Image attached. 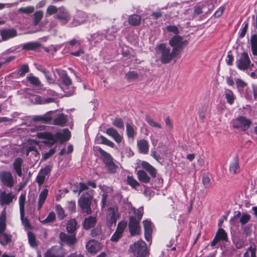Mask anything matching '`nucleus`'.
<instances>
[{
    "label": "nucleus",
    "instance_id": "20e7f679",
    "mask_svg": "<svg viewBox=\"0 0 257 257\" xmlns=\"http://www.w3.org/2000/svg\"><path fill=\"white\" fill-rule=\"evenodd\" d=\"M133 215L130 217L128 228L132 236L136 235L140 233V222L144 214V208L140 207L138 209L135 207L132 208Z\"/></svg>",
    "mask_w": 257,
    "mask_h": 257
},
{
    "label": "nucleus",
    "instance_id": "473e14b6",
    "mask_svg": "<svg viewBox=\"0 0 257 257\" xmlns=\"http://www.w3.org/2000/svg\"><path fill=\"white\" fill-rule=\"evenodd\" d=\"M142 17L137 14H133L129 16L128 22L133 26H138L141 23Z\"/></svg>",
    "mask_w": 257,
    "mask_h": 257
},
{
    "label": "nucleus",
    "instance_id": "13d9d810",
    "mask_svg": "<svg viewBox=\"0 0 257 257\" xmlns=\"http://www.w3.org/2000/svg\"><path fill=\"white\" fill-rule=\"evenodd\" d=\"M215 236L217 237L219 240H225L227 237L225 230L222 228L218 229Z\"/></svg>",
    "mask_w": 257,
    "mask_h": 257
},
{
    "label": "nucleus",
    "instance_id": "3c124183",
    "mask_svg": "<svg viewBox=\"0 0 257 257\" xmlns=\"http://www.w3.org/2000/svg\"><path fill=\"white\" fill-rule=\"evenodd\" d=\"M55 211L57 214L58 217L62 220L65 217V212L63 208L60 204H56L55 206Z\"/></svg>",
    "mask_w": 257,
    "mask_h": 257
},
{
    "label": "nucleus",
    "instance_id": "5701e85b",
    "mask_svg": "<svg viewBox=\"0 0 257 257\" xmlns=\"http://www.w3.org/2000/svg\"><path fill=\"white\" fill-rule=\"evenodd\" d=\"M105 133L111 137L117 144L120 143L122 140V137L112 127L106 128Z\"/></svg>",
    "mask_w": 257,
    "mask_h": 257
},
{
    "label": "nucleus",
    "instance_id": "c03bdc74",
    "mask_svg": "<svg viewBox=\"0 0 257 257\" xmlns=\"http://www.w3.org/2000/svg\"><path fill=\"white\" fill-rule=\"evenodd\" d=\"M126 134L129 138L134 139L137 135L136 131L133 124L127 123L126 125Z\"/></svg>",
    "mask_w": 257,
    "mask_h": 257
},
{
    "label": "nucleus",
    "instance_id": "c85d7f7f",
    "mask_svg": "<svg viewBox=\"0 0 257 257\" xmlns=\"http://www.w3.org/2000/svg\"><path fill=\"white\" fill-rule=\"evenodd\" d=\"M48 195V190L47 189H43L39 194L38 204V210L40 211L43 205L45 202L46 199Z\"/></svg>",
    "mask_w": 257,
    "mask_h": 257
},
{
    "label": "nucleus",
    "instance_id": "864d4df0",
    "mask_svg": "<svg viewBox=\"0 0 257 257\" xmlns=\"http://www.w3.org/2000/svg\"><path fill=\"white\" fill-rule=\"evenodd\" d=\"M98 141L100 142V143L107 145L112 148H114L115 147L114 144L112 141L109 140L103 136H100Z\"/></svg>",
    "mask_w": 257,
    "mask_h": 257
},
{
    "label": "nucleus",
    "instance_id": "a211bd4d",
    "mask_svg": "<svg viewBox=\"0 0 257 257\" xmlns=\"http://www.w3.org/2000/svg\"><path fill=\"white\" fill-rule=\"evenodd\" d=\"M17 35V32L14 28H4L0 31V37L1 42L7 41L14 38Z\"/></svg>",
    "mask_w": 257,
    "mask_h": 257
},
{
    "label": "nucleus",
    "instance_id": "09e8293b",
    "mask_svg": "<svg viewBox=\"0 0 257 257\" xmlns=\"http://www.w3.org/2000/svg\"><path fill=\"white\" fill-rule=\"evenodd\" d=\"M43 17V13L42 11H36L34 14L33 23L34 24V26H36L38 25L39 22L41 20Z\"/></svg>",
    "mask_w": 257,
    "mask_h": 257
},
{
    "label": "nucleus",
    "instance_id": "9b49d317",
    "mask_svg": "<svg viewBox=\"0 0 257 257\" xmlns=\"http://www.w3.org/2000/svg\"><path fill=\"white\" fill-rule=\"evenodd\" d=\"M252 123L251 120L245 116H239L231 121L232 127L241 131L247 130Z\"/></svg>",
    "mask_w": 257,
    "mask_h": 257
},
{
    "label": "nucleus",
    "instance_id": "1a4fd4ad",
    "mask_svg": "<svg viewBox=\"0 0 257 257\" xmlns=\"http://www.w3.org/2000/svg\"><path fill=\"white\" fill-rule=\"evenodd\" d=\"M130 249L137 257H146L148 252L147 244L142 240H138L131 245Z\"/></svg>",
    "mask_w": 257,
    "mask_h": 257
},
{
    "label": "nucleus",
    "instance_id": "72a5a7b5",
    "mask_svg": "<svg viewBox=\"0 0 257 257\" xmlns=\"http://www.w3.org/2000/svg\"><path fill=\"white\" fill-rule=\"evenodd\" d=\"M23 160L21 158H17L13 163L14 169L17 174L21 177L22 175V165Z\"/></svg>",
    "mask_w": 257,
    "mask_h": 257
},
{
    "label": "nucleus",
    "instance_id": "e2e57ef3",
    "mask_svg": "<svg viewBox=\"0 0 257 257\" xmlns=\"http://www.w3.org/2000/svg\"><path fill=\"white\" fill-rule=\"evenodd\" d=\"M43 97L38 95H32L31 98V101L37 104H43Z\"/></svg>",
    "mask_w": 257,
    "mask_h": 257
},
{
    "label": "nucleus",
    "instance_id": "bf43d9fd",
    "mask_svg": "<svg viewBox=\"0 0 257 257\" xmlns=\"http://www.w3.org/2000/svg\"><path fill=\"white\" fill-rule=\"evenodd\" d=\"M29 71V68L27 64L23 65L18 70L17 73L20 76H23Z\"/></svg>",
    "mask_w": 257,
    "mask_h": 257
},
{
    "label": "nucleus",
    "instance_id": "c9c22d12",
    "mask_svg": "<svg viewBox=\"0 0 257 257\" xmlns=\"http://www.w3.org/2000/svg\"><path fill=\"white\" fill-rule=\"evenodd\" d=\"M55 112L54 111H49L42 115H37L35 116V119L42 121L45 122H48L51 120L53 116L52 114Z\"/></svg>",
    "mask_w": 257,
    "mask_h": 257
},
{
    "label": "nucleus",
    "instance_id": "de8ad7c7",
    "mask_svg": "<svg viewBox=\"0 0 257 257\" xmlns=\"http://www.w3.org/2000/svg\"><path fill=\"white\" fill-rule=\"evenodd\" d=\"M56 218V216L55 213L53 211H51L48 214L47 217L45 219L41 220L40 222L43 224L51 223L55 220Z\"/></svg>",
    "mask_w": 257,
    "mask_h": 257
},
{
    "label": "nucleus",
    "instance_id": "aec40b11",
    "mask_svg": "<svg viewBox=\"0 0 257 257\" xmlns=\"http://www.w3.org/2000/svg\"><path fill=\"white\" fill-rule=\"evenodd\" d=\"M0 179L5 186L11 188L14 184L13 176L9 172H4L0 174Z\"/></svg>",
    "mask_w": 257,
    "mask_h": 257
},
{
    "label": "nucleus",
    "instance_id": "6ab92c4d",
    "mask_svg": "<svg viewBox=\"0 0 257 257\" xmlns=\"http://www.w3.org/2000/svg\"><path fill=\"white\" fill-rule=\"evenodd\" d=\"M143 223L144 227L145 239L148 242L151 243L154 225L151 221L149 220H145Z\"/></svg>",
    "mask_w": 257,
    "mask_h": 257
},
{
    "label": "nucleus",
    "instance_id": "a878e982",
    "mask_svg": "<svg viewBox=\"0 0 257 257\" xmlns=\"http://www.w3.org/2000/svg\"><path fill=\"white\" fill-rule=\"evenodd\" d=\"M99 187L101 191H103L101 200V207L103 208L105 205L108 194L112 191V189L111 187L105 185H99Z\"/></svg>",
    "mask_w": 257,
    "mask_h": 257
},
{
    "label": "nucleus",
    "instance_id": "a18cd8bd",
    "mask_svg": "<svg viewBox=\"0 0 257 257\" xmlns=\"http://www.w3.org/2000/svg\"><path fill=\"white\" fill-rule=\"evenodd\" d=\"M27 79L28 81L33 85L36 86L40 85L41 82L38 77L34 76L32 73L28 75Z\"/></svg>",
    "mask_w": 257,
    "mask_h": 257
},
{
    "label": "nucleus",
    "instance_id": "c756f323",
    "mask_svg": "<svg viewBox=\"0 0 257 257\" xmlns=\"http://www.w3.org/2000/svg\"><path fill=\"white\" fill-rule=\"evenodd\" d=\"M43 24L44 25V27L40 28V30L38 31H43V30H48L50 31L51 30H55L57 25L58 22L56 20H52L50 22H48L47 21H44L43 22Z\"/></svg>",
    "mask_w": 257,
    "mask_h": 257
},
{
    "label": "nucleus",
    "instance_id": "6e6552de",
    "mask_svg": "<svg viewBox=\"0 0 257 257\" xmlns=\"http://www.w3.org/2000/svg\"><path fill=\"white\" fill-rule=\"evenodd\" d=\"M98 152L100 154L103 162L109 173H114L116 172L118 168L113 162V158L110 155L104 151L100 147L97 148Z\"/></svg>",
    "mask_w": 257,
    "mask_h": 257
},
{
    "label": "nucleus",
    "instance_id": "bb28decb",
    "mask_svg": "<svg viewBox=\"0 0 257 257\" xmlns=\"http://www.w3.org/2000/svg\"><path fill=\"white\" fill-rule=\"evenodd\" d=\"M229 171L231 174H236L240 172V167L239 165V159L238 157L235 156L229 165Z\"/></svg>",
    "mask_w": 257,
    "mask_h": 257
},
{
    "label": "nucleus",
    "instance_id": "4c0bfd02",
    "mask_svg": "<svg viewBox=\"0 0 257 257\" xmlns=\"http://www.w3.org/2000/svg\"><path fill=\"white\" fill-rule=\"evenodd\" d=\"M96 223L95 218L92 216H89L84 219L83 222V227L85 229H89L93 227Z\"/></svg>",
    "mask_w": 257,
    "mask_h": 257
},
{
    "label": "nucleus",
    "instance_id": "79ce46f5",
    "mask_svg": "<svg viewBox=\"0 0 257 257\" xmlns=\"http://www.w3.org/2000/svg\"><path fill=\"white\" fill-rule=\"evenodd\" d=\"M233 241L236 247L238 249L241 248L247 244L245 237L235 238Z\"/></svg>",
    "mask_w": 257,
    "mask_h": 257
},
{
    "label": "nucleus",
    "instance_id": "f704fd0d",
    "mask_svg": "<svg viewBox=\"0 0 257 257\" xmlns=\"http://www.w3.org/2000/svg\"><path fill=\"white\" fill-rule=\"evenodd\" d=\"M141 165L142 168L145 169L152 177H156L157 173L156 170L149 163L146 161H142L141 163Z\"/></svg>",
    "mask_w": 257,
    "mask_h": 257
},
{
    "label": "nucleus",
    "instance_id": "58836bf2",
    "mask_svg": "<svg viewBox=\"0 0 257 257\" xmlns=\"http://www.w3.org/2000/svg\"><path fill=\"white\" fill-rule=\"evenodd\" d=\"M77 222L74 219H70L67 223L66 229L69 233L75 234V231L77 228Z\"/></svg>",
    "mask_w": 257,
    "mask_h": 257
},
{
    "label": "nucleus",
    "instance_id": "603ef678",
    "mask_svg": "<svg viewBox=\"0 0 257 257\" xmlns=\"http://www.w3.org/2000/svg\"><path fill=\"white\" fill-rule=\"evenodd\" d=\"M235 83L236 87L240 92H243L245 87L247 86V83L240 78L235 80Z\"/></svg>",
    "mask_w": 257,
    "mask_h": 257
},
{
    "label": "nucleus",
    "instance_id": "4be33fe9",
    "mask_svg": "<svg viewBox=\"0 0 257 257\" xmlns=\"http://www.w3.org/2000/svg\"><path fill=\"white\" fill-rule=\"evenodd\" d=\"M59 237L62 242L67 244L69 246L73 245L76 241L75 234L69 235L61 232L59 234Z\"/></svg>",
    "mask_w": 257,
    "mask_h": 257
},
{
    "label": "nucleus",
    "instance_id": "ea45409f",
    "mask_svg": "<svg viewBox=\"0 0 257 257\" xmlns=\"http://www.w3.org/2000/svg\"><path fill=\"white\" fill-rule=\"evenodd\" d=\"M137 175L138 179L140 181L145 183H148L150 182V178L144 171L138 170Z\"/></svg>",
    "mask_w": 257,
    "mask_h": 257
},
{
    "label": "nucleus",
    "instance_id": "5fc2aeb1",
    "mask_svg": "<svg viewBox=\"0 0 257 257\" xmlns=\"http://www.w3.org/2000/svg\"><path fill=\"white\" fill-rule=\"evenodd\" d=\"M167 31L170 33V35H179L178 28L175 25H169L166 27Z\"/></svg>",
    "mask_w": 257,
    "mask_h": 257
},
{
    "label": "nucleus",
    "instance_id": "2f4dec72",
    "mask_svg": "<svg viewBox=\"0 0 257 257\" xmlns=\"http://www.w3.org/2000/svg\"><path fill=\"white\" fill-rule=\"evenodd\" d=\"M137 146L140 153L144 154H146L148 153L149 146L146 140L142 139L139 141Z\"/></svg>",
    "mask_w": 257,
    "mask_h": 257
},
{
    "label": "nucleus",
    "instance_id": "cd10ccee",
    "mask_svg": "<svg viewBox=\"0 0 257 257\" xmlns=\"http://www.w3.org/2000/svg\"><path fill=\"white\" fill-rule=\"evenodd\" d=\"M251 51L253 57L257 59V34L251 35L250 40Z\"/></svg>",
    "mask_w": 257,
    "mask_h": 257
},
{
    "label": "nucleus",
    "instance_id": "393cba45",
    "mask_svg": "<svg viewBox=\"0 0 257 257\" xmlns=\"http://www.w3.org/2000/svg\"><path fill=\"white\" fill-rule=\"evenodd\" d=\"M86 248L88 252L95 253L100 249V244L95 240H90L87 242Z\"/></svg>",
    "mask_w": 257,
    "mask_h": 257
},
{
    "label": "nucleus",
    "instance_id": "0e129e2a",
    "mask_svg": "<svg viewBox=\"0 0 257 257\" xmlns=\"http://www.w3.org/2000/svg\"><path fill=\"white\" fill-rule=\"evenodd\" d=\"M127 183L132 187L135 188L139 185L138 181L135 179L132 176H128L127 177Z\"/></svg>",
    "mask_w": 257,
    "mask_h": 257
},
{
    "label": "nucleus",
    "instance_id": "4468645a",
    "mask_svg": "<svg viewBox=\"0 0 257 257\" xmlns=\"http://www.w3.org/2000/svg\"><path fill=\"white\" fill-rule=\"evenodd\" d=\"M86 38L90 45H93L94 47H99L105 37L104 34L97 32L88 35Z\"/></svg>",
    "mask_w": 257,
    "mask_h": 257
},
{
    "label": "nucleus",
    "instance_id": "8fccbe9b",
    "mask_svg": "<svg viewBox=\"0 0 257 257\" xmlns=\"http://www.w3.org/2000/svg\"><path fill=\"white\" fill-rule=\"evenodd\" d=\"M145 119L148 124L152 127H156L158 128H162L161 124L155 121L154 119H153L150 116L146 115Z\"/></svg>",
    "mask_w": 257,
    "mask_h": 257
},
{
    "label": "nucleus",
    "instance_id": "7c9ffc66",
    "mask_svg": "<svg viewBox=\"0 0 257 257\" xmlns=\"http://www.w3.org/2000/svg\"><path fill=\"white\" fill-rule=\"evenodd\" d=\"M13 199V195L11 193L7 194L5 192L0 195V202L2 205H8Z\"/></svg>",
    "mask_w": 257,
    "mask_h": 257
},
{
    "label": "nucleus",
    "instance_id": "49530a36",
    "mask_svg": "<svg viewBox=\"0 0 257 257\" xmlns=\"http://www.w3.org/2000/svg\"><path fill=\"white\" fill-rule=\"evenodd\" d=\"M12 240V236L6 233L2 232L0 234V243L3 245H6L10 242Z\"/></svg>",
    "mask_w": 257,
    "mask_h": 257
},
{
    "label": "nucleus",
    "instance_id": "f257e3e1",
    "mask_svg": "<svg viewBox=\"0 0 257 257\" xmlns=\"http://www.w3.org/2000/svg\"><path fill=\"white\" fill-rule=\"evenodd\" d=\"M79 186L78 190L74 191V192H78L79 195L83 192L78 200V205L83 212L89 214L91 213L90 205L93 197V190L88 189L87 185L84 183H79Z\"/></svg>",
    "mask_w": 257,
    "mask_h": 257
},
{
    "label": "nucleus",
    "instance_id": "f8f14e48",
    "mask_svg": "<svg viewBox=\"0 0 257 257\" xmlns=\"http://www.w3.org/2000/svg\"><path fill=\"white\" fill-rule=\"evenodd\" d=\"M118 217L119 214L116 207L108 208L106 212V224L108 227L110 229L114 227Z\"/></svg>",
    "mask_w": 257,
    "mask_h": 257
},
{
    "label": "nucleus",
    "instance_id": "680f3d73",
    "mask_svg": "<svg viewBox=\"0 0 257 257\" xmlns=\"http://www.w3.org/2000/svg\"><path fill=\"white\" fill-rule=\"evenodd\" d=\"M29 242L32 247H35L37 245L36 238L33 233L29 232L28 233Z\"/></svg>",
    "mask_w": 257,
    "mask_h": 257
},
{
    "label": "nucleus",
    "instance_id": "052dcab7",
    "mask_svg": "<svg viewBox=\"0 0 257 257\" xmlns=\"http://www.w3.org/2000/svg\"><path fill=\"white\" fill-rule=\"evenodd\" d=\"M112 124L118 128H124V123L121 118L117 117L115 118L112 121Z\"/></svg>",
    "mask_w": 257,
    "mask_h": 257
},
{
    "label": "nucleus",
    "instance_id": "dca6fc26",
    "mask_svg": "<svg viewBox=\"0 0 257 257\" xmlns=\"http://www.w3.org/2000/svg\"><path fill=\"white\" fill-rule=\"evenodd\" d=\"M51 171V167L50 166H46L44 168L41 169L38 173L36 177V182L38 183L39 186L43 184L48 177L49 174Z\"/></svg>",
    "mask_w": 257,
    "mask_h": 257
},
{
    "label": "nucleus",
    "instance_id": "f03ea898",
    "mask_svg": "<svg viewBox=\"0 0 257 257\" xmlns=\"http://www.w3.org/2000/svg\"><path fill=\"white\" fill-rule=\"evenodd\" d=\"M37 136L39 139H45V143L52 145L57 141L62 143L68 141L70 138L71 133L68 128H65L55 134L47 132H39L37 134Z\"/></svg>",
    "mask_w": 257,
    "mask_h": 257
},
{
    "label": "nucleus",
    "instance_id": "4d7b16f0",
    "mask_svg": "<svg viewBox=\"0 0 257 257\" xmlns=\"http://www.w3.org/2000/svg\"><path fill=\"white\" fill-rule=\"evenodd\" d=\"M34 7L33 6H28L26 7H22L18 9V12L20 13L29 15L34 11Z\"/></svg>",
    "mask_w": 257,
    "mask_h": 257
},
{
    "label": "nucleus",
    "instance_id": "39448f33",
    "mask_svg": "<svg viewBox=\"0 0 257 257\" xmlns=\"http://www.w3.org/2000/svg\"><path fill=\"white\" fill-rule=\"evenodd\" d=\"M155 49L157 53L160 55V60L163 64L170 63L172 60L179 55L173 50L171 51L170 48L165 43L159 44Z\"/></svg>",
    "mask_w": 257,
    "mask_h": 257
},
{
    "label": "nucleus",
    "instance_id": "774afa93",
    "mask_svg": "<svg viewBox=\"0 0 257 257\" xmlns=\"http://www.w3.org/2000/svg\"><path fill=\"white\" fill-rule=\"evenodd\" d=\"M256 246L254 243L250 244V246L248 248V251L251 253V257H256Z\"/></svg>",
    "mask_w": 257,
    "mask_h": 257
},
{
    "label": "nucleus",
    "instance_id": "a19ab883",
    "mask_svg": "<svg viewBox=\"0 0 257 257\" xmlns=\"http://www.w3.org/2000/svg\"><path fill=\"white\" fill-rule=\"evenodd\" d=\"M116 29L112 27L106 31L105 34H104L105 38L109 41L113 40L116 37Z\"/></svg>",
    "mask_w": 257,
    "mask_h": 257
},
{
    "label": "nucleus",
    "instance_id": "37998d69",
    "mask_svg": "<svg viewBox=\"0 0 257 257\" xmlns=\"http://www.w3.org/2000/svg\"><path fill=\"white\" fill-rule=\"evenodd\" d=\"M208 2H203L196 6L194 8V13L195 15H198L202 14L204 11L203 10L208 6Z\"/></svg>",
    "mask_w": 257,
    "mask_h": 257
},
{
    "label": "nucleus",
    "instance_id": "f3484780",
    "mask_svg": "<svg viewBox=\"0 0 257 257\" xmlns=\"http://www.w3.org/2000/svg\"><path fill=\"white\" fill-rule=\"evenodd\" d=\"M64 249L58 246H54L49 249L45 253L44 257H64Z\"/></svg>",
    "mask_w": 257,
    "mask_h": 257
},
{
    "label": "nucleus",
    "instance_id": "69168bd1",
    "mask_svg": "<svg viewBox=\"0 0 257 257\" xmlns=\"http://www.w3.org/2000/svg\"><path fill=\"white\" fill-rule=\"evenodd\" d=\"M126 222L120 221L118 223L116 230L122 234L123 231L126 227Z\"/></svg>",
    "mask_w": 257,
    "mask_h": 257
},
{
    "label": "nucleus",
    "instance_id": "b1692460",
    "mask_svg": "<svg viewBox=\"0 0 257 257\" xmlns=\"http://www.w3.org/2000/svg\"><path fill=\"white\" fill-rule=\"evenodd\" d=\"M68 121V116L61 113L54 117L53 124L57 125L64 126Z\"/></svg>",
    "mask_w": 257,
    "mask_h": 257
},
{
    "label": "nucleus",
    "instance_id": "9d476101",
    "mask_svg": "<svg viewBox=\"0 0 257 257\" xmlns=\"http://www.w3.org/2000/svg\"><path fill=\"white\" fill-rule=\"evenodd\" d=\"M97 19L96 17L93 15H87L85 13L78 11L76 12L72 22L70 23L71 27H77L87 21H95Z\"/></svg>",
    "mask_w": 257,
    "mask_h": 257
},
{
    "label": "nucleus",
    "instance_id": "6e6d98bb",
    "mask_svg": "<svg viewBox=\"0 0 257 257\" xmlns=\"http://www.w3.org/2000/svg\"><path fill=\"white\" fill-rule=\"evenodd\" d=\"M225 98L230 104H232L235 99V96L232 91L227 90L225 92Z\"/></svg>",
    "mask_w": 257,
    "mask_h": 257
},
{
    "label": "nucleus",
    "instance_id": "412c9836",
    "mask_svg": "<svg viewBox=\"0 0 257 257\" xmlns=\"http://www.w3.org/2000/svg\"><path fill=\"white\" fill-rule=\"evenodd\" d=\"M57 74L59 77V80L66 86L69 87L71 85L72 81L66 72L62 69H56Z\"/></svg>",
    "mask_w": 257,
    "mask_h": 257
},
{
    "label": "nucleus",
    "instance_id": "423d86ee",
    "mask_svg": "<svg viewBox=\"0 0 257 257\" xmlns=\"http://www.w3.org/2000/svg\"><path fill=\"white\" fill-rule=\"evenodd\" d=\"M187 43V41L180 35H173L169 40V45L178 55L183 51Z\"/></svg>",
    "mask_w": 257,
    "mask_h": 257
},
{
    "label": "nucleus",
    "instance_id": "0eeeda50",
    "mask_svg": "<svg viewBox=\"0 0 257 257\" xmlns=\"http://www.w3.org/2000/svg\"><path fill=\"white\" fill-rule=\"evenodd\" d=\"M235 64L240 70L246 71L253 66L248 53L246 52H241L237 55L236 58Z\"/></svg>",
    "mask_w": 257,
    "mask_h": 257
},
{
    "label": "nucleus",
    "instance_id": "7ed1b4c3",
    "mask_svg": "<svg viewBox=\"0 0 257 257\" xmlns=\"http://www.w3.org/2000/svg\"><path fill=\"white\" fill-rule=\"evenodd\" d=\"M55 15V18L59 20L60 24L65 25L70 21L71 18L69 12L64 7H57L51 5L48 7L46 10V16Z\"/></svg>",
    "mask_w": 257,
    "mask_h": 257
},
{
    "label": "nucleus",
    "instance_id": "2eb2a0df",
    "mask_svg": "<svg viewBox=\"0 0 257 257\" xmlns=\"http://www.w3.org/2000/svg\"><path fill=\"white\" fill-rule=\"evenodd\" d=\"M26 201V195L25 194H21L19 198V203L20 206V212L21 219L23 224L25 227L28 228L30 227V223L28 219L24 217L25 216V204Z\"/></svg>",
    "mask_w": 257,
    "mask_h": 257
},
{
    "label": "nucleus",
    "instance_id": "ddd939ff",
    "mask_svg": "<svg viewBox=\"0 0 257 257\" xmlns=\"http://www.w3.org/2000/svg\"><path fill=\"white\" fill-rule=\"evenodd\" d=\"M70 47V50L72 51L70 54L75 57H79L84 54V48L81 46L79 41L75 39H72L69 42Z\"/></svg>",
    "mask_w": 257,
    "mask_h": 257
},
{
    "label": "nucleus",
    "instance_id": "e433bc0d",
    "mask_svg": "<svg viewBox=\"0 0 257 257\" xmlns=\"http://www.w3.org/2000/svg\"><path fill=\"white\" fill-rule=\"evenodd\" d=\"M40 43L37 42H31L23 45V49L26 50H35L39 48Z\"/></svg>",
    "mask_w": 257,
    "mask_h": 257
},
{
    "label": "nucleus",
    "instance_id": "338daca9",
    "mask_svg": "<svg viewBox=\"0 0 257 257\" xmlns=\"http://www.w3.org/2000/svg\"><path fill=\"white\" fill-rule=\"evenodd\" d=\"M250 219V215L248 214H243L240 218V222L241 224L244 225L249 221Z\"/></svg>",
    "mask_w": 257,
    "mask_h": 257
}]
</instances>
